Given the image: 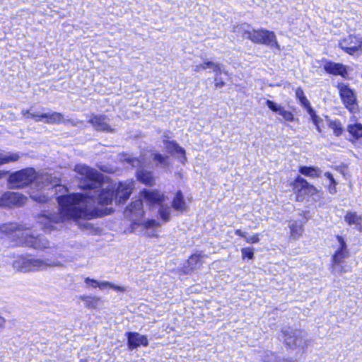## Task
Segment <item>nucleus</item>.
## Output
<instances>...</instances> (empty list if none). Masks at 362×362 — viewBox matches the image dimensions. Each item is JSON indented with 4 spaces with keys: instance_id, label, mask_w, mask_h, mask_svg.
<instances>
[{
    "instance_id": "obj_50",
    "label": "nucleus",
    "mask_w": 362,
    "mask_h": 362,
    "mask_svg": "<svg viewBox=\"0 0 362 362\" xmlns=\"http://www.w3.org/2000/svg\"><path fill=\"white\" fill-rule=\"evenodd\" d=\"M111 211H112V208H106L103 214L107 215V214H110Z\"/></svg>"
},
{
    "instance_id": "obj_29",
    "label": "nucleus",
    "mask_w": 362,
    "mask_h": 362,
    "mask_svg": "<svg viewBox=\"0 0 362 362\" xmlns=\"http://www.w3.org/2000/svg\"><path fill=\"white\" fill-rule=\"evenodd\" d=\"M153 160L157 162L158 165L163 168H167L170 164V159L169 156H164L160 153H154L153 155Z\"/></svg>"
},
{
    "instance_id": "obj_24",
    "label": "nucleus",
    "mask_w": 362,
    "mask_h": 362,
    "mask_svg": "<svg viewBox=\"0 0 362 362\" xmlns=\"http://www.w3.org/2000/svg\"><path fill=\"white\" fill-rule=\"evenodd\" d=\"M73 259L74 257L71 255L62 251H57L54 253V257L47 259L45 261H47V262H50V261L62 262L63 263L62 264H59V266H64L65 264L71 262ZM56 267H58V265H57Z\"/></svg>"
},
{
    "instance_id": "obj_15",
    "label": "nucleus",
    "mask_w": 362,
    "mask_h": 362,
    "mask_svg": "<svg viewBox=\"0 0 362 362\" xmlns=\"http://www.w3.org/2000/svg\"><path fill=\"white\" fill-rule=\"evenodd\" d=\"M337 241V249L333 255V264L335 270H339L338 265L342 262V261L348 257L349 251L347 250L346 244L344 239L337 235L336 237Z\"/></svg>"
},
{
    "instance_id": "obj_33",
    "label": "nucleus",
    "mask_w": 362,
    "mask_h": 362,
    "mask_svg": "<svg viewBox=\"0 0 362 362\" xmlns=\"http://www.w3.org/2000/svg\"><path fill=\"white\" fill-rule=\"evenodd\" d=\"M80 299L85 303L86 306L90 307V308L96 307L100 300L99 298H98L96 296H82L80 297Z\"/></svg>"
},
{
    "instance_id": "obj_20",
    "label": "nucleus",
    "mask_w": 362,
    "mask_h": 362,
    "mask_svg": "<svg viewBox=\"0 0 362 362\" xmlns=\"http://www.w3.org/2000/svg\"><path fill=\"white\" fill-rule=\"evenodd\" d=\"M89 122L94 129L98 131L110 132L112 130L107 122V119L103 116H93Z\"/></svg>"
},
{
    "instance_id": "obj_8",
    "label": "nucleus",
    "mask_w": 362,
    "mask_h": 362,
    "mask_svg": "<svg viewBox=\"0 0 362 362\" xmlns=\"http://www.w3.org/2000/svg\"><path fill=\"white\" fill-rule=\"evenodd\" d=\"M293 192L296 196L297 201H303L308 197L317 195L318 190L306 180L298 177L292 183Z\"/></svg>"
},
{
    "instance_id": "obj_7",
    "label": "nucleus",
    "mask_w": 362,
    "mask_h": 362,
    "mask_svg": "<svg viewBox=\"0 0 362 362\" xmlns=\"http://www.w3.org/2000/svg\"><path fill=\"white\" fill-rule=\"evenodd\" d=\"M343 104L351 113H356L358 110L356 95L354 90L349 85L341 83L337 86Z\"/></svg>"
},
{
    "instance_id": "obj_30",
    "label": "nucleus",
    "mask_w": 362,
    "mask_h": 362,
    "mask_svg": "<svg viewBox=\"0 0 362 362\" xmlns=\"http://www.w3.org/2000/svg\"><path fill=\"white\" fill-rule=\"evenodd\" d=\"M299 170L301 174L308 177H315L320 175L319 169L314 167L301 166Z\"/></svg>"
},
{
    "instance_id": "obj_28",
    "label": "nucleus",
    "mask_w": 362,
    "mask_h": 362,
    "mask_svg": "<svg viewBox=\"0 0 362 362\" xmlns=\"http://www.w3.org/2000/svg\"><path fill=\"white\" fill-rule=\"evenodd\" d=\"M45 121L49 124H59L64 122V117L59 112H47L45 113Z\"/></svg>"
},
{
    "instance_id": "obj_19",
    "label": "nucleus",
    "mask_w": 362,
    "mask_h": 362,
    "mask_svg": "<svg viewBox=\"0 0 362 362\" xmlns=\"http://www.w3.org/2000/svg\"><path fill=\"white\" fill-rule=\"evenodd\" d=\"M127 339L128 345L131 349H136L139 346H146L148 343L146 336L136 332H129L127 334Z\"/></svg>"
},
{
    "instance_id": "obj_46",
    "label": "nucleus",
    "mask_w": 362,
    "mask_h": 362,
    "mask_svg": "<svg viewBox=\"0 0 362 362\" xmlns=\"http://www.w3.org/2000/svg\"><path fill=\"white\" fill-rule=\"evenodd\" d=\"M234 233L236 235H238L240 237H243V238H245L246 233L241 230L240 229L235 230Z\"/></svg>"
},
{
    "instance_id": "obj_10",
    "label": "nucleus",
    "mask_w": 362,
    "mask_h": 362,
    "mask_svg": "<svg viewBox=\"0 0 362 362\" xmlns=\"http://www.w3.org/2000/svg\"><path fill=\"white\" fill-rule=\"evenodd\" d=\"M208 69L212 70L215 74L216 86L218 87L223 86L225 85V82L221 80L220 76L222 74H227V72L222 69V66L220 64L205 59L202 63H197L193 65V70L195 72H201Z\"/></svg>"
},
{
    "instance_id": "obj_1",
    "label": "nucleus",
    "mask_w": 362,
    "mask_h": 362,
    "mask_svg": "<svg viewBox=\"0 0 362 362\" xmlns=\"http://www.w3.org/2000/svg\"><path fill=\"white\" fill-rule=\"evenodd\" d=\"M75 171L83 180L81 187L89 190L84 194H65L67 189L58 184L56 177L52 180L49 175H45L41 179L53 185L52 192H54L59 204V214L49 217L42 215L38 218V223L45 229L53 227V223H58L68 220L77 218H91L93 216V206L95 203L101 206H107L115 202L116 204L124 203L130 197L135 187L133 180H126L114 184L101 183L100 174L94 169L85 165H77Z\"/></svg>"
},
{
    "instance_id": "obj_53",
    "label": "nucleus",
    "mask_w": 362,
    "mask_h": 362,
    "mask_svg": "<svg viewBox=\"0 0 362 362\" xmlns=\"http://www.w3.org/2000/svg\"><path fill=\"white\" fill-rule=\"evenodd\" d=\"M81 362H87L86 360H83Z\"/></svg>"
},
{
    "instance_id": "obj_13",
    "label": "nucleus",
    "mask_w": 362,
    "mask_h": 362,
    "mask_svg": "<svg viewBox=\"0 0 362 362\" xmlns=\"http://www.w3.org/2000/svg\"><path fill=\"white\" fill-rule=\"evenodd\" d=\"M21 238L22 240H21V243L25 244L26 246L31 247L37 250L48 247L49 244L48 240L42 237H34L30 235L29 230L23 232Z\"/></svg>"
},
{
    "instance_id": "obj_34",
    "label": "nucleus",
    "mask_w": 362,
    "mask_h": 362,
    "mask_svg": "<svg viewBox=\"0 0 362 362\" xmlns=\"http://www.w3.org/2000/svg\"><path fill=\"white\" fill-rule=\"evenodd\" d=\"M329 127L333 131L337 136L341 135L343 132V127L341 123L339 120H334L329 122Z\"/></svg>"
},
{
    "instance_id": "obj_27",
    "label": "nucleus",
    "mask_w": 362,
    "mask_h": 362,
    "mask_svg": "<svg viewBox=\"0 0 362 362\" xmlns=\"http://www.w3.org/2000/svg\"><path fill=\"white\" fill-rule=\"evenodd\" d=\"M137 178L142 183L147 185H153L155 182V180L152 176L151 173L143 170L137 172Z\"/></svg>"
},
{
    "instance_id": "obj_3",
    "label": "nucleus",
    "mask_w": 362,
    "mask_h": 362,
    "mask_svg": "<svg viewBox=\"0 0 362 362\" xmlns=\"http://www.w3.org/2000/svg\"><path fill=\"white\" fill-rule=\"evenodd\" d=\"M164 194L157 190H142L139 194V199L144 200L150 206H158L159 214L162 220L168 221L170 216L171 209L169 206L163 205L165 201Z\"/></svg>"
},
{
    "instance_id": "obj_14",
    "label": "nucleus",
    "mask_w": 362,
    "mask_h": 362,
    "mask_svg": "<svg viewBox=\"0 0 362 362\" xmlns=\"http://www.w3.org/2000/svg\"><path fill=\"white\" fill-rule=\"evenodd\" d=\"M26 197L20 193L6 192L0 197L1 206H21L25 203Z\"/></svg>"
},
{
    "instance_id": "obj_21",
    "label": "nucleus",
    "mask_w": 362,
    "mask_h": 362,
    "mask_svg": "<svg viewBox=\"0 0 362 362\" xmlns=\"http://www.w3.org/2000/svg\"><path fill=\"white\" fill-rule=\"evenodd\" d=\"M204 257L205 255L201 253L192 255L187 260V270L189 272L199 269L203 264Z\"/></svg>"
},
{
    "instance_id": "obj_38",
    "label": "nucleus",
    "mask_w": 362,
    "mask_h": 362,
    "mask_svg": "<svg viewBox=\"0 0 362 362\" xmlns=\"http://www.w3.org/2000/svg\"><path fill=\"white\" fill-rule=\"evenodd\" d=\"M263 362H280L281 358H279L274 354L268 353L263 358Z\"/></svg>"
},
{
    "instance_id": "obj_23",
    "label": "nucleus",
    "mask_w": 362,
    "mask_h": 362,
    "mask_svg": "<svg viewBox=\"0 0 362 362\" xmlns=\"http://www.w3.org/2000/svg\"><path fill=\"white\" fill-rule=\"evenodd\" d=\"M172 206L173 209L179 212H183L187 209L186 202L184 200V197L180 191H177L172 202Z\"/></svg>"
},
{
    "instance_id": "obj_26",
    "label": "nucleus",
    "mask_w": 362,
    "mask_h": 362,
    "mask_svg": "<svg viewBox=\"0 0 362 362\" xmlns=\"http://www.w3.org/2000/svg\"><path fill=\"white\" fill-rule=\"evenodd\" d=\"M290 235L292 239L297 240L301 237L303 232V226L300 223L293 221L289 224Z\"/></svg>"
},
{
    "instance_id": "obj_37",
    "label": "nucleus",
    "mask_w": 362,
    "mask_h": 362,
    "mask_svg": "<svg viewBox=\"0 0 362 362\" xmlns=\"http://www.w3.org/2000/svg\"><path fill=\"white\" fill-rule=\"evenodd\" d=\"M254 248L247 247L241 249L242 258L243 259H252L254 258Z\"/></svg>"
},
{
    "instance_id": "obj_22",
    "label": "nucleus",
    "mask_w": 362,
    "mask_h": 362,
    "mask_svg": "<svg viewBox=\"0 0 362 362\" xmlns=\"http://www.w3.org/2000/svg\"><path fill=\"white\" fill-rule=\"evenodd\" d=\"M345 221L349 225H354L356 228L362 231V216L358 215L356 212L349 211L347 212L345 216Z\"/></svg>"
},
{
    "instance_id": "obj_42",
    "label": "nucleus",
    "mask_w": 362,
    "mask_h": 362,
    "mask_svg": "<svg viewBox=\"0 0 362 362\" xmlns=\"http://www.w3.org/2000/svg\"><path fill=\"white\" fill-rule=\"evenodd\" d=\"M143 160V158H141V160H139L136 158H128V162L130 163L132 165V166L136 167L144 163Z\"/></svg>"
},
{
    "instance_id": "obj_31",
    "label": "nucleus",
    "mask_w": 362,
    "mask_h": 362,
    "mask_svg": "<svg viewBox=\"0 0 362 362\" xmlns=\"http://www.w3.org/2000/svg\"><path fill=\"white\" fill-rule=\"evenodd\" d=\"M309 115L312 119V122L315 125L317 131L321 132L325 127V119L317 116L314 110L310 112Z\"/></svg>"
},
{
    "instance_id": "obj_43",
    "label": "nucleus",
    "mask_w": 362,
    "mask_h": 362,
    "mask_svg": "<svg viewBox=\"0 0 362 362\" xmlns=\"http://www.w3.org/2000/svg\"><path fill=\"white\" fill-rule=\"evenodd\" d=\"M327 62V60L325 59H322V60H315L313 62V68H319L320 66H323L324 67V62Z\"/></svg>"
},
{
    "instance_id": "obj_45",
    "label": "nucleus",
    "mask_w": 362,
    "mask_h": 362,
    "mask_svg": "<svg viewBox=\"0 0 362 362\" xmlns=\"http://www.w3.org/2000/svg\"><path fill=\"white\" fill-rule=\"evenodd\" d=\"M325 175L329 180L330 183L337 185V182L330 173H325Z\"/></svg>"
},
{
    "instance_id": "obj_48",
    "label": "nucleus",
    "mask_w": 362,
    "mask_h": 362,
    "mask_svg": "<svg viewBox=\"0 0 362 362\" xmlns=\"http://www.w3.org/2000/svg\"><path fill=\"white\" fill-rule=\"evenodd\" d=\"M6 320L4 317H0V331L5 327Z\"/></svg>"
},
{
    "instance_id": "obj_40",
    "label": "nucleus",
    "mask_w": 362,
    "mask_h": 362,
    "mask_svg": "<svg viewBox=\"0 0 362 362\" xmlns=\"http://www.w3.org/2000/svg\"><path fill=\"white\" fill-rule=\"evenodd\" d=\"M245 240L247 243L250 244L257 243L259 241V234L255 233L250 236L246 235Z\"/></svg>"
},
{
    "instance_id": "obj_12",
    "label": "nucleus",
    "mask_w": 362,
    "mask_h": 362,
    "mask_svg": "<svg viewBox=\"0 0 362 362\" xmlns=\"http://www.w3.org/2000/svg\"><path fill=\"white\" fill-rule=\"evenodd\" d=\"M163 143L165 151L174 156L182 165H185L187 162L185 150L181 147L175 141L170 140L169 136L164 134L163 136Z\"/></svg>"
},
{
    "instance_id": "obj_32",
    "label": "nucleus",
    "mask_w": 362,
    "mask_h": 362,
    "mask_svg": "<svg viewBox=\"0 0 362 362\" xmlns=\"http://www.w3.org/2000/svg\"><path fill=\"white\" fill-rule=\"evenodd\" d=\"M99 288L101 290H105L107 288H112L118 292H124L126 291L125 287L121 286L115 285L109 281H99Z\"/></svg>"
},
{
    "instance_id": "obj_4",
    "label": "nucleus",
    "mask_w": 362,
    "mask_h": 362,
    "mask_svg": "<svg viewBox=\"0 0 362 362\" xmlns=\"http://www.w3.org/2000/svg\"><path fill=\"white\" fill-rule=\"evenodd\" d=\"M244 36L254 43L262 44L271 47L281 49L276 35L274 32L266 29L245 30Z\"/></svg>"
},
{
    "instance_id": "obj_41",
    "label": "nucleus",
    "mask_w": 362,
    "mask_h": 362,
    "mask_svg": "<svg viewBox=\"0 0 362 362\" xmlns=\"http://www.w3.org/2000/svg\"><path fill=\"white\" fill-rule=\"evenodd\" d=\"M85 283L89 287H92L94 288H99V281H98L97 280L86 278L85 279Z\"/></svg>"
},
{
    "instance_id": "obj_5",
    "label": "nucleus",
    "mask_w": 362,
    "mask_h": 362,
    "mask_svg": "<svg viewBox=\"0 0 362 362\" xmlns=\"http://www.w3.org/2000/svg\"><path fill=\"white\" fill-rule=\"evenodd\" d=\"M62 262L50 261L47 262L45 260L40 259L20 257L14 264V267L23 272H33L42 270L47 268L48 267H54L62 264Z\"/></svg>"
},
{
    "instance_id": "obj_44",
    "label": "nucleus",
    "mask_w": 362,
    "mask_h": 362,
    "mask_svg": "<svg viewBox=\"0 0 362 362\" xmlns=\"http://www.w3.org/2000/svg\"><path fill=\"white\" fill-rule=\"evenodd\" d=\"M296 97L298 100H300L305 97L304 92L301 88H298L296 90Z\"/></svg>"
},
{
    "instance_id": "obj_51",
    "label": "nucleus",
    "mask_w": 362,
    "mask_h": 362,
    "mask_svg": "<svg viewBox=\"0 0 362 362\" xmlns=\"http://www.w3.org/2000/svg\"><path fill=\"white\" fill-rule=\"evenodd\" d=\"M280 362H294V361L291 359L281 358Z\"/></svg>"
},
{
    "instance_id": "obj_16",
    "label": "nucleus",
    "mask_w": 362,
    "mask_h": 362,
    "mask_svg": "<svg viewBox=\"0 0 362 362\" xmlns=\"http://www.w3.org/2000/svg\"><path fill=\"white\" fill-rule=\"evenodd\" d=\"M266 105L269 109L280 115L285 121L291 122L294 120V115L292 111L286 109L281 105L269 100H267Z\"/></svg>"
},
{
    "instance_id": "obj_36",
    "label": "nucleus",
    "mask_w": 362,
    "mask_h": 362,
    "mask_svg": "<svg viewBox=\"0 0 362 362\" xmlns=\"http://www.w3.org/2000/svg\"><path fill=\"white\" fill-rule=\"evenodd\" d=\"M30 197L38 202H45L48 199V196L45 194V190L39 192H33L30 193Z\"/></svg>"
},
{
    "instance_id": "obj_9",
    "label": "nucleus",
    "mask_w": 362,
    "mask_h": 362,
    "mask_svg": "<svg viewBox=\"0 0 362 362\" xmlns=\"http://www.w3.org/2000/svg\"><path fill=\"white\" fill-rule=\"evenodd\" d=\"M339 46L350 55H359L362 52V37L360 35H349L339 41Z\"/></svg>"
},
{
    "instance_id": "obj_52",
    "label": "nucleus",
    "mask_w": 362,
    "mask_h": 362,
    "mask_svg": "<svg viewBox=\"0 0 362 362\" xmlns=\"http://www.w3.org/2000/svg\"><path fill=\"white\" fill-rule=\"evenodd\" d=\"M341 272H347L348 270L347 269H344V271H342V269L341 270Z\"/></svg>"
},
{
    "instance_id": "obj_25",
    "label": "nucleus",
    "mask_w": 362,
    "mask_h": 362,
    "mask_svg": "<svg viewBox=\"0 0 362 362\" xmlns=\"http://www.w3.org/2000/svg\"><path fill=\"white\" fill-rule=\"evenodd\" d=\"M20 154L17 152L0 151V165L16 162L20 158Z\"/></svg>"
},
{
    "instance_id": "obj_6",
    "label": "nucleus",
    "mask_w": 362,
    "mask_h": 362,
    "mask_svg": "<svg viewBox=\"0 0 362 362\" xmlns=\"http://www.w3.org/2000/svg\"><path fill=\"white\" fill-rule=\"evenodd\" d=\"M38 179V175L33 168H26L11 175L8 183L11 187L21 188Z\"/></svg>"
},
{
    "instance_id": "obj_47",
    "label": "nucleus",
    "mask_w": 362,
    "mask_h": 362,
    "mask_svg": "<svg viewBox=\"0 0 362 362\" xmlns=\"http://www.w3.org/2000/svg\"><path fill=\"white\" fill-rule=\"evenodd\" d=\"M336 185H337L330 183L329 186V191L330 193L334 194L336 192Z\"/></svg>"
},
{
    "instance_id": "obj_2",
    "label": "nucleus",
    "mask_w": 362,
    "mask_h": 362,
    "mask_svg": "<svg viewBox=\"0 0 362 362\" xmlns=\"http://www.w3.org/2000/svg\"><path fill=\"white\" fill-rule=\"evenodd\" d=\"M144 215L143 204L140 199L134 201L125 210V216L132 222V230L135 231L137 226H141L144 234L148 237H156L157 228L160 226L158 222L155 220H148L141 223Z\"/></svg>"
},
{
    "instance_id": "obj_35",
    "label": "nucleus",
    "mask_w": 362,
    "mask_h": 362,
    "mask_svg": "<svg viewBox=\"0 0 362 362\" xmlns=\"http://www.w3.org/2000/svg\"><path fill=\"white\" fill-rule=\"evenodd\" d=\"M23 115L26 118H32L37 122H40L45 119V113H31L29 110H23Z\"/></svg>"
},
{
    "instance_id": "obj_17",
    "label": "nucleus",
    "mask_w": 362,
    "mask_h": 362,
    "mask_svg": "<svg viewBox=\"0 0 362 362\" xmlns=\"http://www.w3.org/2000/svg\"><path fill=\"white\" fill-rule=\"evenodd\" d=\"M346 129L352 144L357 146H362V124L356 122L349 123Z\"/></svg>"
},
{
    "instance_id": "obj_18",
    "label": "nucleus",
    "mask_w": 362,
    "mask_h": 362,
    "mask_svg": "<svg viewBox=\"0 0 362 362\" xmlns=\"http://www.w3.org/2000/svg\"><path fill=\"white\" fill-rule=\"evenodd\" d=\"M325 71L330 74L339 75L344 78L348 76L347 67L340 63H334L332 62H324Z\"/></svg>"
},
{
    "instance_id": "obj_49",
    "label": "nucleus",
    "mask_w": 362,
    "mask_h": 362,
    "mask_svg": "<svg viewBox=\"0 0 362 362\" xmlns=\"http://www.w3.org/2000/svg\"><path fill=\"white\" fill-rule=\"evenodd\" d=\"M7 174V172L5 170H0V179L5 177Z\"/></svg>"
},
{
    "instance_id": "obj_11",
    "label": "nucleus",
    "mask_w": 362,
    "mask_h": 362,
    "mask_svg": "<svg viewBox=\"0 0 362 362\" xmlns=\"http://www.w3.org/2000/svg\"><path fill=\"white\" fill-rule=\"evenodd\" d=\"M282 339L285 344L290 349L296 347H303L305 341V333L299 330H293L291 329H284L282 330Z\"/></svg>"
},
{
    "instance_id": "obj_39",
    "label": "nucleus",
    "mask_w": 362,
    "mask_h": 362,
    "mask_svg": "<svg viewBox=\"0 0 362 362\" xmlns=\"http://www.w3.org/2000/svg\"><path fill=\"white\" fill-rule=\"evenodd\" d=\"M298 100L300 105L307 110L308 114L313 111V108L310 106V102L308 101L305 96Z\"/></svg>"
}]
</instances>
